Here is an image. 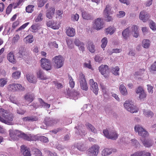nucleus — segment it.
<instances>
[{
  "label": "nucleus",
  "instance_id": "7",
  "mask_svg": "<svg viewBox=\"0 0 156 156\" xmlns=\"http://www.w3.org/2000/svg\"><path fill=\"white\" fill-rule=\"evenodd\" d=\"M52 61L54 63V67L57 68H61L63 64L64 60L62 56L60 55L54 57L52 59Z\"/></svg>",
  "mask_w": 156,
  "mask_h": 156
},
{
  "label": "nucleus",
  "instance_id": "8",
  "mask_svg": "<svg viewBox=\"0 0 156 156\" xmlns=\"http://www.w3.org/2000/svg\"><path fill=\"white\" fill-rule=\"evenodd\" d=\"M41 67L43 69L47 71L51 69V63L50 60L45 58H42L41 60Z\"/></svg>",
  "mask_w": 156,
  "mask_h": 156
},
{
  "label": "nucleus",
  "instance_id": "18",
  "mask_svg": "<svg viewBox=\"0 0 156 156\" xmlns=\"http://www.w3.org/2000/svg\"><path fill=\"white\" fill-rule=\"evenodd\" d=\"M116 150L112 148H106L104 149L102 151V156H108L111 154L112 152H115Z\"/></svg>",
  "mask_w": 156,
  "mask_h": 156
},
{
  "label": "nucleus",
  "instance_id": "43",
  "mask_svg": "<svg viewBox=\"0 0 156 156\" xmlns=\"http://www.w3.org/2000/svg\"><path fill=\"white\" fill-rule=\"evenodd\" d=\"M8 82V79L6 78H3L0 79V87H3L6 85Z\"/></svg>",
  "mask_w": 156,
  "mask_h": 156
},
{
  "label": "nucleus",
  "instance_id": "57",
  "mask_svg": "<svg viewBox=\"0 0 156 156\" xmlns=\"http://www.w3.org/2000/svg\"><path fill=\"white\" fill-rule=\"evenodd\" d=\"M39 139L41 141L44 143L47 142L48 141V138L43 136H40Z\"/></svg>",
  "mask_w": 156,
  "mask_h": 156
},
{
  "label": "nucleus",
  "instance_id": "26",
  "mask_svg": "<svg viewBox=\"0 0 156 156\" xmlns=\"http://www.w3.org/2000/svg\"><path fill=\"white\" fill-rule=\"evenodd\" d=\"M44 13V10H41V12L38 13L37 16H36L35 18V21L36 22H40L43 20Z\"/></svg>",
  "mask_w": 156,
  "mask_h": 156
},
{
  "label": "nucleus",
  "instance_id": "59",
  "mask_svg": "<svg viewBox=\"0 0 156 156\" xmlns=\"http://www.w3.org/2000/svg\"><path fill=\"white\" fill-rule=\"evenodd\" d=\"M149 26L150 28L153 30H156L155 23L153 21H151L150 22Z\"/></svg>",
  "mask_w": 156,
  "mask_h": 156
},
{
  "label": "nucleus",
  "instance_id": "20",
  "mask_svg": "<svg viewBox=\"0 0 156 156\" xmlns=\"http://www.w3.org/2000/svg\"><path fill=\"white\" fill-rule=\"evenodd\" d=\"M140 140L144 146L146 147H150L153 144L152 141L151 140L140 139Z\"/></svg>",
  "mask_w": 156,
  "mask_h": 156
},
{
  "label": "nucleus",
  "instance_id": "37",
  "mask_svg": "<svg viewBox=\"0 0 156 156\" xmlns=\"http://www.w3.org/2000/svg\"><path fill=\"white\" fill-rule=\"evenodd\" d=\"M20 137L22 138L23 139L28 141L32 140V137L30 136H29L24 133L21 132V134L20 135Z\"/></svg>",
  "mask_w": 156,
  "mask_h": 156
},
{
  "label": "nucleus",
  "instance_id": "53",
  "mask_svg": "<svg viewBox=\"0 0 156 156\" xmlns=\"http://www.w3.org/2000/svg\"><path fill=\"white\" fill-rule=\"evenodd\" d=\"M79 16L78 14L76 13L73 14L71 16V20L74 21H77L79 19Z\"/></svg>",
  "mask_w": 156,
  "mask_h": 156
},
{
  "label": "nucleus",
  "instance_id": "17",
  "mask_svg": "<svg viewBox=\"0 0 156 156\" xmlns=\"http://www.w3.org/2000/svg\"><path fill=\"white\" fill-rule=\"evenodd\" d=\"M75 128L76 129V133L77 135H80L82 136H83L86 134V132L82 126H76Z\"/></svg>",
  "mask_w": 156,
  "mask_h": 156
},
{
  "label": "nucleus",
  "instance_id": "58",
  "mask_svg": "<svg viewBox=\"0 0 156 156\" xmlns=\"http://www.w3.org/2000/svg\"><path fill=\"white\" fill-rule=\"evenodd\" d=\"M53 83L55 86L58 89H60L63 87L62 85L60 83H58L57 81H54Z\"/></svg>",
  "mask_w": 156,
  "mask_h": 156
},
{
  "label": "nucleus",
  "instance_id": "25",
  "mask_svg": "<svg viewBox=\"0 0 156 156\" xmlns=\"http://www.w3.org/2000/svg\"><path fill=\"white\" fill-rule=\"evenodd\" d=\"M67 93L70 98H73L74 99L77 98V96L79 94V93L76 91H71L69 90V89L67 90Z\"/></svg>",
  "mask_w": 156,
  "mask_h": 156
},
{
  "label": "nucleus",
  "instance_id": "62",
  "mask_svg": "<svg viewBox=\"0 0 156 156\" xmlns=\"http://www.w3.org/2000/svg\"><path fill=\"white\" fill-rule=\"evenodd\" d=\"M147 86L148 92L152 94L153 92V87L149 84L147 85Z\"/></svg>",
  "mask_w": 156,
  "mask_h": 156
},
{
  "label": "nucleus",
  "instance_id": "1",
  "mask_svg": "<svg viewBox=\"0 0 156 156\" xmlns=\"http://www.w3.org/2000/svg\"><path fill=\"white\" fill-rule=\"evenodd\" d=\"M0 121L8 125H12L13 115L12 114L2 108H0Z\"/></svg>",
  "mask_w": 156,
  "mask_h": 156
},
{
  "label": "nucleus",
  "instance_id": "6",
  "mask_svg": "<svg viewBox=\"0 0 156 156\" xmlns=\"http://www.w3.org/2000/svg\"><path fill=\"white\" fill-rule=\"evenodd\" d=\"M134 130L136 132L138 133V135L143 137H147L149 135L148 132L139 125L135 126Z\"/></svg>",
  "mask_w": 156,
  "mask_h": 156
},
{
  "label": "nucleus",
  "instance_id": "3",
  "mask_svg": "<svg viewBox=\"0 0 156 156\" xmlns=\"http://www.w3.org/2000/svg\"><path fill=\"white\" fill-rule=\"evenodd\" d=\"M103 133L106 137L112 140H116L118 136L116 132L114 130L104 129Z\"/></svg>",
  "mask_w": 156,
  "mask_h": 156
},
{
  "label": "nucleus",
  "instance_id": "31",
  "mask_svg": "<svg viewBox=\"0 0 156 156\" xmlns=\"http://www.w3.org/2000/svg\"><path fill=\"white\" fill-rule=\"evenodd\" d=\"M85 125L87 129L89 131H90L94 133H97V130L95 128L94 126L91 124L89 123H87Z\"/></svg>",
  "mask_w": 156,
  "mask_h": 156
},
{
  "label": "nucleus",
  "instance_id": "60",
  "mask_svg": "<svg viewBox=\"0 0 156 156\" xmlns=\"http://www.w3.org/2000/svg\"><path fill=\"white\" fill-rule=\"evenodd\" d=\"M67 44L70 48H72L73 47V44L71 40H68L66 41Z\"/></svg>",
  "mask_w": 156,
  "mask_h": 156
},
{
  "label": "nucleus",
  "instance_id": "36",
  "mask_svg": "<svg viewBox=\"0 0 156 156\" xmlns=\"http://www.w3.org/2000/svg\"><path fill=\"white\" fill-rule=\"evenodd\" d=\"M130 142L131 145L135 148H137L140 145L139 141L135 138L131 139Z\"/></svg>",
  "mask_w": 156,
  "mask_h": 156
},
{
  "label": "nucleus",
  "instance_id": "39",
  "mask_svg": "<svg viewBox=\"0 0 156 156\" xmlns=\"http://www.w3.org/2000/svg\"><path fill=\"white\" fill-rule=\"evenodd\" d=\"M25 100L29 103L31 102L34 100V97L32 95L29 94H27L24 96Z\"/></svg>",
  "mask_w": 156,
  "mask_h": 156
},
{
  "label": "nucleus",
  "instance_id": "30",
  "mask_svg": "<svg viewBox=\"0 0 156 156\" xmlns=\"http://www.w3.org/2000/svg\"><path fill=\"white\" fill-rule=\"evenodd\" d=\"M66 34L69 37H73L75 34L74 29L69 27L66 30Z\"/></svg>",
  "mask_w": 156,
  "mask_h": 156
},
{
  "label": "nucleus",
  "instance_id": "41",
  "mask_svg": "<svg viewBox=\"0 0 156 156\" xmlns=\"http://www.w3.org/2000/svg\"><path fill=\"white\" fill-rule=\"evenodd\" d=\"M115 31V29L113 27H110L106 29L105 30L106 33L107 34H112Z\"/></svg>",
  "mask_w": 156,
  "mask_h": 156
},
{
  "label": "nucleus",
  "instance_id": "44",
  "mask_svg": "<svg viewBox=\"0 0 156 156\" xmlns=\"http://www.w3.org/2000/svg\"><path fill=\"white\" fill-rule=\"evenodd\" d=\"M16 83H12L9 84L8 86V89L11 91H16Z\"/></svg>",
  "mask_w": 156,
  "mask_h": 156
},
{
  "label": "nucleus",
  "instance_id": "33",
  "mask_svg": "<svg viewBox=\"0 0 156 156\" xmlns=\"http://www.w3.org/2000/svg\"><path fill=\"white\" fill-rule=\"evenodd\" d=\"M87 48L89 51L93 53L95 51V47L94 44L92 42H89L88 43Z\"/></svg>",
  "mask_w": 156,
  "mask_h": 156
},
{
  "label": "nucleus",
  "instance_id": "21",
  "mask_svg": "<svg viewBox=\"0 0 156 156\" xmlns=\"http://www.w3.org/2000/svg\"><path fill=\"white\" fill-rule=\"evenodd\" d=\"M37 77L41 80H46L48 79L44 75V72L41 70H40L36 73Z\"/></svg>",
  "mask_w": 156,
  "mask_h": 156
},
{
  "label": "nucleus",
  "instance_id": "48",
  "mask_svg": "<svg viewBox=\"0 0 156 156\" xmlns=\"http://www.w3.org/2000/svg\"><path fill=\"white\" fill-rule=\"evenodd\" d=\"M34 5H28L26 7V11L28 13H31L34 10Z\"/></svg>",
  "mask_w": 156,
  "mask_h": 156
},
{
  "label": "nucleus",
  "instance_id": "49",
  "mask_svg": "<svg viewBox=\"0 0 156 156\" xmlns=\"http://www.w3.org/2000/svg\"><path fill=\"white\" fill-rule=\"evenodd\" d=\"M16 91H23L25 90V88L23 86L20 84L16 83Z\"/></svg>",
  "mask_w": 156,
  "mask_h": 156
},
{
  "label": "nucleus",
  "instance_id": "61",
  "mask_svg": "<svg viewBox=\"0 0 156 156\" xmlns=\"http://www.w3.org/2000/svg\"><path fill=\"white\" fill-rule=\"evenodd\" d=\"M146 96V94L144 91L139 94V98L141 100L145 98Z\"/></svg>",
  "mask_w": 156,
  "mask_h": 156
},
{
  "label": "nucleus",
  "instance_id": "50",
  "mask_svg": "<svg viewBox=\"0 0 156 156\" xmlns=\"http://www.w3.org/2000/svg\"><path fill=\"white\" fill-rule=\"evenodd\" d=\"M9 101L11 102L16 104L18 106L20 105V103L16 99H15L13 97H10L9 98Z\"/></svg>",
  "mask_w": 156,
  "mask_h": 156
},
{
  "label": "nucleus",
  "instance_id": "14",
  "mask_svg": "<svg viewBox=\"0 0 156 156\" xmlns=\"http://www.w3.org/2000/svg\"><path fill=\"white\" fill-rule=\"evenodd\" d=\"M90 89L93 92L96 94H98V87L96 82H94L93 79L90 80Z\"/></svg>",
  "mask_w": 156,
  "mask_h": 156
},
{
  "label": "nucleus",
  "instance_id": "16",
  "mask_svg": "<svg viewBox=\"0 0 156 156\" xmlns=\"http://www.w3.org/2000/svg\"><path fill=\"white\" fill-rule=\"evenodd\" d=\"M139 18L140 19L145 22L147 21L149 18L148 14L144 11L141 12L140 13Z\"/></svg>",
  "mask_w": 156,
  "mask_h": 156
},
{
  "label": "nucleus",
  "instance_id": "27",
  "mask_svg": "<svg viewBox=\"0 0 156 156\" xmlns=\"http://www.w3.org/2000/svg\"><path fill=\"white\" fill-rule=\"evenodd\" d=\"M7 58L9 61L13 63H15L16 60L14 57V52L13 51H11L8 55Z\"/></svg>",
  "mask_w": 156,
  "mask_h": 156
},
{
  "label": "nucleus",
  "instance_id": "29",
  "mask_svg": "<svg viewBox=\"0 0 156 156\" xmlns=\"http://www.w3.org/2000/svg\"><path fill=\"white\" fill-rule=\"evenodd\" d=\"M26 77L27 80L30 83H35L37 82L36 78L33 74H28L26 75Z\"/></svg>",
  "mask_w": 156,
  "mask_h": 156
},
{
  "label": "nucleus",
  "instance_id": "11",
  "mask_svg": "<svg viewBox=\"0 0 156 156\" xmlns=\"http://www.w3.org/2000/svg\"><path fill=\"white\" fill-rule=\"evenodd\" d=\"M59 121V120L57 119L46 117L44 123L47 126H51L56 124Z\"/></svg>",
  "mask_w": 156,
  "mask_h": 156
},
{
  "label": "nucleus",
  "instance_id": "34",
  "mask_svg": "<svg viewBox=\"0 0 156 156\" xmlns=\"http://www.w3.org/2000/svg\"><path fill=\"white\" fill-rule=\"evenodd\" d=\"M119 89L121 93L123 95L125 96L127 94V91L125 86L123 84L120 85Z\"/></svg>",
  "mask_w": 156,
  "mask_h": 156
},
{
  "label": "nucleus",
  "instance_id": "55",
  "mask_svg": "<svg viewBox=\"0 0 156 156\" xmlns=\"http://www.w3.org/2000/svg\"><path fill=\"white\" fill-rule=\"evenodd\" d=\"M38 27L39 24L38 23H35L33 25L31 26V28L33 30L32 32H35V31L38 29Z\"/></svg>",
  "mask_w": 156,
  "mask_h": 156
},
{
  "label": "nucleus",
  "instance_id": "13",
  "mask_svg": "<svg viewBox=\"0 0 156 156\" xmlns=\"http://www.w3.org/2000/svg\"><path fill=\"white\" fill-rule=\"evenodd\" d=\"M104 23L101 18H98L94 20V28L97 30H100L103 27Z\"/></svg>",
  "mask_w": 156,
  "mask_h": 156
},
{
  "label": "nucleus",
  "instance_id": "46",
  "mask_svg": "<svg viewBox=\"0 0 156 156\" xmlns=\"http://www.w3.org/2000/svg\"><path fill=\"white\" fill-rule=\"evenodd\" d=\"M119 68L118 66H116L115 67L113 68L112 69V73L115 75H119Z\"/></svg>",
  "mask_w": 156,
  "mask_h": 156
},
{
  "label": "nucleus",
  "instance_id": "9",
  "mask_svg": "<svg viewBox=\"0 0 156 156\" xmlns=\"http://www.w3.org/2000/svg\"><path fill=\"white\" fill-rule=\"evenodd\" d=\"M9 134L12 140H16L20 137L21 131L18 130L10 129L9 130Z\"/></svg>",
  "mask_w": 156,
  "mask_h": 156
},
{
  "label": "nucleus",
  "instance_id": "19",
  "mask_svg": "<svg viewBox=\"0 0 156 156\" xmlns=\"http://www.w3.org/2000/svg\"><path fill=\"white\" fill-rule=\"evenodd\" d=\"M130 156H151V155L149 152L145 151H141L136 152Z\"/></svg>",
  "mask_w": 156,
  "mask_h": 156
},
{
  "label": "nucleus",
  "instance_id": "51",
  "mask_svg": "<svg viewBox=\"0 0 156 156\" xmlns=\"http://www.w3.org/2000/svg\"><path fill=\"white\" fill-rule=\"evenodd\" d=\"M63 12L62 11H60L59 10H58L57 11H56V18H58L59 19H61L62 18V14Z\"/></svg>",
  "mask_w": 156,
  "mask_h": 156
},
{
  "label": "nucleus",
  "instance_id": "54",
  "mask_svg": "<svg viewBox=\"0 0 156 156\" xmlns=\"http://www.w3.org/2000/svg\"><path fill=\"white\" fill-rule=\"evenodd\" d=\"M69 84L70 87L73 88L74 87L75 85V82L73 81V80L71 76H69Z\"/></svg>",
  "mask_w": 156,
  "mask_h": 156
},
{
  "label": "nucleus",
  "instance_id": "12",
  "mask_svg": "<svg viewBox=\"0 0 156 156\" xmlns=\"http://www.w3.org/2000/svg\"><path fill=\"white\" fill-rule=\"evenodd\" d=\"M99 72L105 78L108 77L110 71L107 65H101L99 67Z\"/></svg>",
  "mask_w": 156,
  "mask_h": 156
},
{
  "label": "nucleus",
  "instance_id": "56",
  "mask_svg": "<svg viewBox=\"0 0 156 156\" xmlns=\"http://www.w3.org/2000/svg\"><path fill=\"white\" fill-rule=\"evenodd\" d=\"M52 25V28L54 30L58 29L60 26V25L59 24H58L57 22H54L53 21Z\"/></svg>",
  "mask_w": 156,
  "mask_h": 156
},
{
  "label": "nucleus",
  "instance_id": "2",
  "mask_svg": "<svg viewBox=\"0 0 156 156\" xmlns=\"http://www.w3.org/2000/svg\"><path fill=\"white\" fill-rule=\"evenodd\" d=\"M129 28V27L127 28L122 31V34L124 38L126 39L129 36L130 34H131L134 37H137L139 36L138 27L134 25L130 30Z\"/></svg>",
  "mask_w": 156,
  "mask_h": 156
},
{
  "label": "nucleus",
  "instance_id": "42",
  "mask_svg": "<svg viewBox=\"0 0 156 156\" xmlns=\"http://www.w3.org/2000/svg\"><path fill=\"white\" fill-rule=\"evenodd\" d=\"M101 48H104L106 47L108 43L107 38L104 37L101 40Z\"/></svg>",
  "mask_w": 156,
  "mask_h": 156
},
{
  "label": "nucleus",
  "instance_id": "52",
  "mask_svg": "<svg viewBox=\"0 0 156 156\" xmlns=\"http://www.w3.org/2000/svg\"><path fill=\"white\" fill-rule=\"evenodd\" d=\"M16 112L18 114L23 115L26 112V111L21 108H18L16 109Z\"/></svg>",
  "mask_w": 156,
  "mask_h": 156
},
{
  "label": "nucleus",
  "instance_id": "38",
  "mask_svg": "<svg viewBox=\"0 0 156 156\" xmlns=\"http://www.w3.org/2000/svg\"><path fill=\"white\" fill-rule=\"evenodd\" d=\"M111 7L109 5H107L104 11V15H110L112 13L111 11Z\"/></svg>",
  "mask_w": 156,
  "mask_h": 156
},
{
  "label": "nucleus",
  "instance_id": "22",
  "mask_svg": "<svg viewBox=\"0 0 156 156\" xmlns=\"http://www.w3.org/2000/svg\"><path fill=\"white\" fill-rule=\"evenodd\" d=\"M55 9L53 7H51L46 11V16L47 18L49 19H52L54 14Z\"/></svg>",
  "mask_w": 156,
  "mask_h": 156
},
{
  "label": "nucleus",
  "instance_id": "15",
  "mask_svg": "<svg viewBox=\"0 0 156 156\" xmlns=\"http://www.w3.org/2000/svg\"><path fill=\"white\" fill-rule=\"evenodd\" d=\"M21 151L24 156H31V154L30 149L25 145L21 146Z\"/></svg>",
  "mask_w": 156,
  "mask_h": 156
},
{
  "label": "nucleus",
  "instance_id": "4",
  "mask_svg": "<svg viewBox=\"0 0 156 156\" xmlns=\"http://www.w3.org/2000/svg\"><path fill=\"white\" fill-rule=\"evenodd\" d=\"M78 80L81 88L83 90L87 91L88 89L87 83L84 75L81 72L79 74Z\"/></svg>",
  "mask_w": 156,
  "mask_h": 156
},
{
  "label": "nucleus",
  "instance_id": "47",
  "mask_svg": "<svg viewBox=\"0 0 156 156\" xmlns=\"http://www.w3.org/2000/svg\"><path fill=\"white\" fill-rule=\"evenodd\" d=\"M33 151L34 152L35 156H42V153L38 149L34 148L33 149Z\"/></svg>",
  "mask_w": 156,
  "mask_h": 156
},
{
  "label": "nucleus",
  "instance_id": "28",
  "mask_svg": "<svg viewBox=\"0 0 156 156\" xmlns=\"http://www.w3.org/2000/svg\"><path fill=\"white\" fill-rule=\"evenodd\" d=\"M74 147H76L80 151H84L86 150V147L82 143H76L74 145Z\"/></svg>",
  "mask_w": 156,
  "mask_h": 156
},
{
  "label": "nucleus",
  "instance_id": "23",
  "mask_svg": "<svg viewBox=\"0 0 156 156\" xmlns=\"http://www.w3.org/2000/svg\"><path fill=\"white\" fill-rule=\"evenodd\" d=\"M82 16L83 18L85 20H90L92 19V16L91 14L89 13L84 10H82Z\"/></svg>",
  "mask_w": 156,
  "mask_h": 156
},
{
  "label": "nucleus",
  "instance_id": "32",
  "mask_svg": "<svg viewBox=\"0 0 156 156\" xmlns=\"http://www.w3.org/2000/svg\"><path fill=\"white\" fill-rule=\"evenodd\" d=\"M151 44V42L148 39H145L143 40L142 42V45L145 48H149Z\"/></svg>",
  "mask_w": 156,
  "mask_h": 156
},
{
  "label": "nucleus",
  "instance_id": "35",
  "mask_svg": "<svg viewBox=\"0 0 156 156\" xmlns=\"http://www.w3.org/2000/svg\"><path fill=\"white\" fill-rule=\"evenodd\" d=\"M38 100L40 103V105L42 107L46 109H48L50 108V105L44 102L42 99L39 98Z\"/></svg>",
  "mask_w": 156,
  "mask_h": 156
},
{
  "label": "nucleus",
  "instance_id": "45",
  "mask_svg": "<svg viewBox=\"0 0 156 156\" xmlns=\"http://www.w3.org/2000/svg\"><path fill=\"white\" fill-rule=\"evenodd\" d=\"M143 113L146 117L152 116L153 113L151 111L148 110H143Z\"/></svg>",
  "mask_w": 156,
  "mask_h": 156
},
{
  "label": "nucleus",
  "instance_id": "63",
  "mask_svg": "<svg viewBox=\"0 0 156 156\" xmlns=\"http://www.w3.org/2000/svg\"><path fill=\"white\" fill-rule=\"evenodd\" d=\"M144 91L143 88L141 86H139L136 89V94H139Z\"/></svg>",
  "mask_w": 156,
  "mask_h": 156
},
{
  "label": "nucleus",
  "instance_id": "64",
  "mask_svg": "<svg viewBox=\"0 0 156 156\" xmlns=\"http://www.w3.org/2000/svg\"><path fill=\"white\" fill-rule=\"evenodd\" d=\"M27 41L28 43H31L33 42V36L31 35H28L26 37Z\"/></svg>",
  "mask_w": 156,
  "mask_h": 156
},
{
  "label": "nucleus",
  "instance_id": "24",
  "mask_svg": "<svg viewBox=\"0 0 156 156\" xmlns=\"http://www.w3.org/2000/svg\"><path fill=\"white\" fill-rule=\"evenodd\" d=\"M25 51L23 47H20L19 48V52L17 54L16 56L19 58L24 59L26 57Z\"/></svg>",
  "mask_w": 156,
  "mask_h": 156
},
{
  "label": "nucleus",
  "instance_id": "5",
  "mask_svg": "<svg viewBox=\"0 0 156 156\" xmlns=\"http://www.w3.org/2000/svg\"><path fill=\"white\" fill-rule=\"evenodd\" d=\"M124 106L126 109L132 113L136 112L138 111L137 108L131 101H126L124 104Z\"/></svg>",
  "mask_w": 156,
  "mask_h": 156
},
{
  "label": "nucleus",
  "instance_id": "10",
  "mask_svg": "<svg viewBox=\"0 0 156 156\" xmlns=\"http://www.w3.org/2000/svg\"><path fill=\"white\" fill-rule=\"evenodd\" d=\"M99 149V146L96 145L92 146L88 149L87 153L89 156H96L98 153V151Z\"/></svg>",
  "mask_w": 156,
  "mask_h": 156
},
{
  "label": "nucleus",
  "instance_id": "40",
  "mask_svg": "<svg viewBox=\"0 0 156 156\" xmlns=\"http://www.w3.org/2000/svg\"><path fill=\"white\" fill-rule=\"evenodd\" d=\"M20 71H17L13 72L12 74V76L13 79L16 80L20 77Z\"/></svg>",
  "mask_w": 156,
  "mask_h": 156
}]
</instances>
